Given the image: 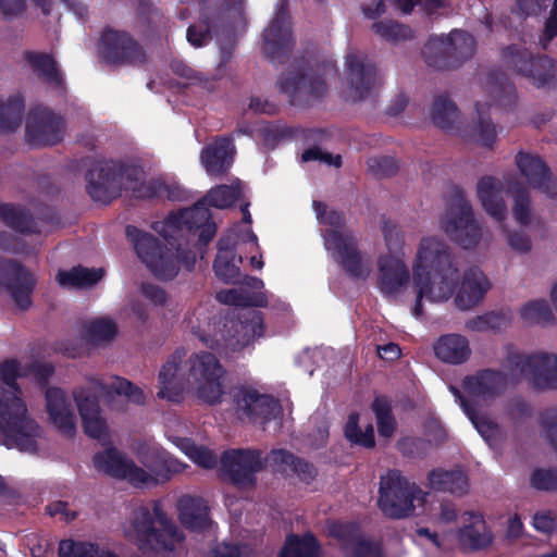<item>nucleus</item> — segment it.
I'll return each mask as SVG.
<instances>
[{"instance_id":"1","label":"nucleus","mask_w":557,"mask_h":557,"mask_svg":"<svg viewBox=\"0 0 557 557\" xmlns=\"http://www.w3.org/2000/svg\"><path fill=\"white\" fill-rule=\"evenodd\" d=\"M386 251L377 257L379 285L385 295H395L410 281L417 294L413 314H421V301L448 300L455 295L459 309L476 306L491 283L478 268L461 269L460 260L451 252L448 244L438 235H423L414 246L409 269L407 264L406 236L403 230L392 222L382 228Z\"/></svg>"},{"instance_id":"2","label":"nucleus","mask_w":557,"mask_h":557,"mask_svg":"<svg viewBox=\"0 0 557 557\" xmlns=\"http://www.w3.org/2000/svg\"><path fill=\"white\" fill-rule=\"evenodd\" d=\"M52 373L53 367L49 363L22 367L9 360L0 364V379L8 385V388L0 386V445L27 454L39 450L42 429L29 413L21 391L12 382L26 376L42 384Z\"/></svg>"},{"instance_id":"3","label":"nucleus","mask_w":557,"mask_h":557,"mask_svg":"<svg viewBox=\"0 0 557 557\" xmlns=\"http://www.w3.org/2000/svg\"><path fill=\"white\" fill-rule=\"evenodd\" d=\"M207 220V211L197 207L156 222L153 228L162 237V243L152 235L134 230L136 252L157 277L173 278L178 273L181 263L188 269L195 263V256L184 251L182 239L193 230V225H200Z\"/></svg>"},{"instance_id":"4","label":"nucleus","mask_w":557,"mask_h":557,"mask_svg":"<svg viewBox=\"0 0 557 557\" xmlns=\"http://www.w3.org/2000/svg\"><path fill=\"white\" fill-rule=\"evenodd\" d=\"M108 398L110 407L115 411H125L122 400L125 399L135 405L145 403V394L141 388L129 381L111 376L106 380L92 377L73 391V398L82 420V426L86 435L96 440H106L109 434L107 420L100 408L98 396Z\"/></svg>"},{"instance_id":"5","label":"nucleus","mask_w":557,"mask_h":557,"mask_svg":"<svg viewBox=\"0 0 557 557\" xmlns=\"http://www.w3.org/2000/svg\"><path fill=\"white\" fill-rule=\"evenodd\" d=\"M124 536L143 552L173 557L183 550L184 535L166 517L158 503L134 509L123 523Z\"/></svg>"},{"instance_id":"6","label":"nucleus","mask_w":557,"mask_h":557,"mask_svg":"<svg viewBox=\"0 0 557 557\" xmlns=\"http://www.w3.org/2000/svg\"><path fill=\"white\" fill-rule=\"evenodd\" d=\"M317 218L324 228V246L332 258L351 275L366 277L371 272V260L361 253L351 233L345 227L343 216L314 201Z\"/></svg>"},{"instance_id":"7","label":"nucleus","mask_w":557,"mask_h":557,"mask_svg":"<svg viewBox=\"0 0 557 557\" xmlns=\"http://www.w3.org/2000/svg\"><path fill=\"white\" fill-rule=\"evenodd\" d=\"M431 495L410 483L398 472L381 476L377 506L392 519L431 513Z\"/></svg>"},{"instance_id":"8","label":"nucleus","mask_w":557,"mask_h":557,"mask_svg":"<svg viewBox=\"0 0 557 557\" xmlns=\"http://www.w3.org/2000/svg\"><path fill=\"white\" fill-rule=\"evenodd\" d=\"M242 211L244 223L232 227L219 242L214 271L216 276L224 282H233L238 278L243 253L258 250V238L250 227L251 215L247 207Z\"/></svg>"},{"instance_id":"9","label":"nucleus","mask_w":557,"mask_h":557,"mask_svg":"<svg viewBox=\"0 0 557 557\" xmlns=\"http://www.w3.org/2000/svg\"><path fill=\"white\" fill-rule=\"evenodd\" d=\"M190 331L198 335L200 339L211 348L224 346L232 350L240 349L247 346L253 338L262 335V318L260 312L249 311L245 320L227 319L223 323V327L211 333V324L208 322L202 324L197 318L188 320Z\"/></svg>"},{"instance_id":"10","label":"nucleus","mask_w":557,"mask_h":557,"mask_svg":"<svg viewBox=\"0 0 557 557\" xmlns=\"http://www.w3.org/2000/svg\"><path fill=\"white\" fill-rule=\"evenodd\" d=\"M505 367L513 377H527L539 391H557V354L508 350Z\"/></svg>"},{"instance_id":"11","label":"nucleus","mask_w":557,"mask_h":557,"mask_svg":"<svg viewBox=\"0 0 557 557\" xmlns=\"http://www.w3.org/2000/svg\"><path fill=\"white\" fill-rule=\"evenodd\" d=\"M190 392L208 404H218L225 394V370L211 352L191 355L185 360Z\"/></svg>"},{"instance_id":"12","label":"nucleus","mask_w":557,"mask_h":557,"mask_svg":"<svg viewBox=\"0 0 557 557\" xmlns=\"http://www.w3.org/2000/svg\"><path fill=\"white\" fill-rule=\"evenodd\" d=\"M440 223L445 234L462 248H472L481 239V230L474 220L472 207L463 199L450 206Z\"/></svg>"},{"instance_id":"13","label":"nucleus","mask_w":557,"mask_h":557,"mask_svg":"<svg viewBox=\"0 0 557 557\" xmlns=\"http://www.w3.org/2000/svg\"><path fill=\"white\" fill-rule=\"evenodd\" d=\"M506 388V377L503 373L493 370H484L467 376L462 382L465 397L455 388L451 392L461 403L465 399L475 405H487L499 396Z\"/></svg>"},{"instance_id":"14","label":"nucleus","mask_w":557,"mask_h":557,"mask_svg":"<svg viewBox=\"0 0 557 557\" xmlns=\"http://www.w3.org/2000/svg\"><path fill=\"white\" fill-rule=\"evenodd\" d=\"M185 355L184 349H177L161 367L158 374L159 398L178 401L186 392H190Z\"/></svg>"},{"instance_id":"15","label":"nucleus","mask_w":557,"mask_h":557,"mask_svg":"<svg viewBox=\"0 0 557 557\" xmlns=\"http://www.w3.org/2000/svg\"><path fill=\"white\" fill-rule=\"evenodd\" d=\"M92 463L99 472L124 479L134 486L140 485L150 478L147 473L138 470L134 460L115 447L98 451L92 458Z\"/></svg>"},{"instance_id":"16","label":"nucleus","mask_w":557,"mask_h":557,"mask_svg":"<svg viewBox=\"0 0 557 557\" xmlns=\"http://www.w3.org/2000/svg\"><path fill=\"white\" fill-rule=\"evenodd\" d=\"M35 284L36 280L28 270L14 261L0 258V288L10 292L18 308L27 309L30 306Z\"/></svg>"},{"instance_id":"17","label":"nucleus","mask_w":557,"mask_h":557,"mask_svg":"<svg viewBox=\"0 0 557 557\" xmlns=\"http://www.w3.org/2000/svg\"><path fill=\"white\" fill-rule=\"evenodd\" d=\"M475 49L472 36L466 32L454 30L449 35L434 36L429 39L423 54L430 64L436 65L440 55H454L460 59L471 57Z\"/></svg>"},{"instance_id":"18","label":"nucleus","mask_w":557,"mask_h":557,"mask_svg":"<svg viewBox=\"0 0 557 557\" xmlns=\"http://www.w3.org/2000/svg\"><path fill=\"white\" fill-rule=\"evenodd\" d=\"M505 64L518 74L529 78L534 85L544 86L552 82L556 75V66L553 60L543 59L540 62L546 72L545 74H535L532 70V53L520 46H509L503 52Z\"/></svg>"},{"instance_id":"19","label":"nucleus","mask_w":557,"mask_h":557,"mask_svg":"<svg viewBox=\"0 0 557 557\" xmlns=\"http://www.w3.org/2000/svg\"><path fill=\"white\" fill-rule=\"evenodd\" d=\"M515 162L531 188L548 198L557 199V183L541 158L520 151L517 153Z\"/></svg>"},{"instance_id":"20","label":"nucleus","mask_w":557,"mask_h":557,"mask_svg":"<svg viewBox=\"0 0 557 557\" xmlns=\"http://www.w3.org/2000/svg\"><path fill=\"white\" fill-rule=\"evenodd\" d=\"M221 461L225 473L240 487L252 485L255 474L262 468L260 454L255 450L226 451Z\"/></svg>"},{"instance_id":"21","label":"nucleus","mask_w":557,"mask_h":557,"mask_svg":"<svg viewBox=\"0 0 557 557\" xmlns=\"http://www.w3.org/2000/svg\"><path fill=\"white\" fill-rule=\"evenodd\" d=\"M48 421L62 434L72 436L76 430V414L72 400L60 387H48L45 393Z\"/></svg>"},{"instance_id":"22","label":"nucleus","mask_w":557,"mask_h":557,"mask_svg":"<svg viewBox=\"0 0 557 557\" xmlns=\"http://www.w3.org/2000/svg\"><path fill=\"white\" fill-rule=\"evenodd\" d=\"M121 166L112 160L97 161L87 174V189L97 201H108L117 191Z\"/></svg>"},{"instance_id":"23","label":"nucleus","mask_w":557,"mask_h":557,"mask_svg":"<svg viewBox=\"0 0 557 557\" xmlns=\"http://www.w3.org/2000/svg\"><path fill=\"white\" fill-rule=\"evenodd\" d=\"M505 183L494 176H484L476 184V197L484 212L503 225L508 218Z\"/></svg>"},{"instance_id":"24","label":"nucleus","mask_w":557,"mask_h":557,"mask_svg":"<svg viewBox=\"0 0 557 557\" xmlns=\"http://www.w3.org/2000/svg\"><path fill=\"white\" fill-rule=\"evenodd\" d=\"M106 58L112 62H128L139 64L145 60V53L128 34L108 29L102 35Z\"/></svg>"},{"instance_id":"25","label":"nucleus","mask_w":557,"mask_h":557,"mask_svg":"<svg viewBox=\"0 0 557 557\" xmlns=\"http://www.w3.org/2000/svg\"><path fill=\"white\" fill-rule=\"evenodd\" d=\"M238 412L249 419L269 420L277 411L276 400L252 387H239L234 393Z\"/></svg>"},{"instance_id":"26","label":"nucleus","mask_w":557,"mask_h":557,"mask_svg":"<svg viewBox=\"0 0 557 557\" xmlns=\"http://www.w3.org/2000/svg\"><path fill=\"white\" fill-rule=\"evenodd\" d=\"M134 454L137 460L144 466L138 470L147 473L150 478L140 483L143 486H151L159 483V476H163L164 467L169 461V454L154 442H140L134 446Z\"/></svg>"},{"instance_id":"27","label":"nucleus","mask_w":557,"mask_h":557,"mask_svg":"<svg viewBox=\"0 0 557 557\" xmlns=\"http://www.w3.org/2000/svg\"><path fill=\"white\" fill-rule=\"evenodd\" d=\"M346 64L348 67L347 81L351 89V96L355 99H361L377 85L376 70L371 63L366 62L362 55L356 53L347 57Z\"/></svg>"},{"instance_id":"28","label":"nucleus","mask_w":557,"mask_h":557,"mask_svg":"<svg viewBox=\"0 0 557 557\" xmlns=\"http://www.w3.org/2000/svg\"><path fill=\"white\" fill-rule=\"evenodd\" d=\"M280 87L290 98L318 97L325 90V83L312 71L295 70L282 77Z\"/></svg>"},{"instance_id":"29","label":"nucleus","mask_w":557,"mask_h":557,"mask_svg":"<svg viewBox=\"0 0 557 557\" xmlns=\"http://www.w3.org/2000/svg\"><path fill=\"white\" fill-rule=\"evenodd\" d=\"M242 196V187L240 183L236 182L233 183L231 186L227 185H221L216 186L215 188H212L208 195L206 196L205 200L191 209H195L197 207H202L207 213H209L208 209L206 208V205L224 209L231 206L236 199H238ZM210 214H208V220L203 222L200 225H193L194 227H203L200 238L201 240L207 244L212 239L215 233V228L212 224L209 223Z\"/></svg>"},{"instance_id":"30","label":"nucleus","mask_w":557,"mask_h":557,"mask_svg":"<svg viewBox=\"0 0 557 557\" xmlns=\"http://www.w3.org/2000/svg\"><path fill=\"white\" fill-rule=\"evenodd\" d=\"M26 138L34 146L57 144L62 138L61 119L51 113L32 117L27 124Z\"/></svg>"},{"instance_id":"31","label":"nucleus","mask_w":557,"mask_h":557,"mask_svg":"<svg viewBox=\"0 0 557 557\" xmlns=\"http://www.w3.org/2000/svg\"><path fill=\"white\" fill-rule=\"evenodd\" d=\"M462 528L459 531V542L471 549H480L493 542V534L486 527L481 513L466 511L462 517Z\"/></svg>"},{"instance_id":"32","label":"nucleus","mask_w":557,"mask_h":557,"mask_svg":"<svg viewBox=\"0 0 557 557\" xmlns=\"http://www.w3.org/2000/svg\"><path fill=\"white\" fill-rule=\"evenodd\" d=\"M331 533L344 540L343 549L346 557H382L380 547L372 542L362 540L354 524L335 523L331 528Z\"/></svg>"},{"instance_id":"33","label":"nucleus","mask_w":557,"mask_h":557,"mask_svg":"<svg viewBox=\"0 0 557 557\" xmlns=\"http://www.w3.org/2000/svg\"><path fill=\"white\" fill-rule=\"evenodd\" d=\"M234 147L228 138H220L208 145L200 156L201 164L210 176L223 174L232 164Z\"/></svg>"},{"instance_id":"34","label":"nucleus","mask_w":557,"mask_h":557,"mask_svg":"<svg viewBox=\"0 0 557 557\" xmlns=\"http://www.w3.org/2000/svg\"><path fill=\"white\" fill-rule=\"evenodd\" d=\"M181 522L193 531H205L211 525L208 506L201 497L183 495L177 502Z\"/></svg>"},{"instance_id":"35","label":"nucleus","mask_w":557,"mask_h":557,"mask_svg":"<svg viewBox=\"0 0 557 557\" xmlns=\"http://www.w3.org/2000/svg\"><path fill=\"white\" fill-rule=\"evenodd\" d=\"M434 351L438 359L451 364L462 363L471 355L468 339L459 334H448L438 338Z\"/></svg>"},{"instance_id":"36","label":"nucleus","mask_w":557,"mask_h":557,"mask_svg":"<svg viewBox=\"0 0 557 557\" xmlns=\"http://www.w3.org/2000/svg\"><path fill=\"white\" fill-rule=\"evenodd\" d=\"M428 479L433 490L459 496L466 494L469 488L468 478L461 470H433L429 473Z\"/></svg>"},{"instance_id":"37","label":"nucleus","mask_w":557,"mask_h":557,"mask_svg":"<svg viewBox=\"0 0 557 557\" xmlns=\"http://www.w3.org/2000/svg\"><path fill=\"white\" fill-rule=\"evenodd\" d=\"M344 433L352 444L368 448L374 446V430L368 416L351 413L345 424Z\"/></svg>"},{"instance_id":"38","label":"nucleus","mask_w":557,"mask_h":557,"mask_svg":"<svg viewBox=\"0 0 557 557\" xmlns=\"http://www.w3.org/2000/svg\"><path fill=\"white\" fill-rule=\"evenodd\" d=\"M102 276L101 269L77 267L69 271H59L57 281L64 288H88L97 284Z\"/></svg>"},{"instance_id":"39","label":"nucleus","mask_w":557,"mask_h":557,"mask_svg":"<svg viewBox=\"0 0 557 557\" xmlns=\"http://www.w3.org/2000/svg\"><path fill=\"white\" fill-rule=\"evenodd\" d=\"M169 440L194 463L199 467L211 469L218 462V456L203 445H197L191 440L169 435Z\"/></svg>"},{"instance_id":"40","label":"nucleus","mask_w":557,"mask_h":557,"mask_svg":"<svg viewBox=\"0 0 557 557\" xmlns=\"http://www.w3.org/2000/svg\"><path fill=\"white\" fill-rule=\"evenodd\" d=\"M461 408L488 445L496 446L503 438L500 428L486 416L476 412L465 399H461Z\"/></svg>"},{"instance_id":"41","label":"nucleus","mask_w":557,"mask_h":557,"mask_svg":"<svg viewBox=\"0 0 557 557\" xmlns=\"http://www.w3.org/2000/svg\"><path fill=\"white\" fill-rule=\"evenodd\" d=\"M289 38V28L286 23V14L281 9L275 18L264 30V51L272 53L276 47L284 46Z\"/></svg>"},{"instance_id":"42","label":"nucleus","mask_w":557,"mask_h":557,"mask_svg":"<svg viewBox=\"0 0 557 557\" xmlns=\"http://www.w3.org/2000/svg\"><path fill=\"white\" fill-rule=\"evenodd\" d=\"M512 208L511 213L516 223L520 226H531L536 223L537 218L531 205V199L527 190L521 188H511Z\"/></svg>"},{"instance_id":"43","label":"nucleus","mask_w":557,"mask_h":557,"mask_svg":"<svg viewBox=\"0 0 557 557\" xmlns=\"http://www.w3.org/2000/svg\"><path fill=\"white\" fill-rule=\"evenodd\" d=\"M280 557H319L315 539L312 535L288 536Z\"/></svg>"},{"instance_id":"44","label":"nucleus","mask_w":557,"mask_h":557,"mask_svg":"<svg viewBox=\"0 0 557 557\" xmlns=\"http://www.w3.org/2000/svg\"><path fill=\"white\" fill-rule=\"evenodd\" d=\"M431 116L436 126L443 129H450L457 121L458 111L449 99L441 97L434 101Z\"/></svg>"},{"instance_id":"45","label":"nucleus","mask_w":557,"mask_h":557,"mask_svg":"<svg viewBox=\"0 0 557 557\" xmlns=\"http://www.w3.org/2000/svg\"><path fill=\"white\" fill-rule=\"evenodd\" d=\"M23 102L20 97L0 99V131H12L18 123Z\"/></svg>"},{"instance_id":"46","label":"nucleus","mask_w":557,"mask_h":557,"mask_svg":"<svg viewBox=\"0 0 557 557\" xmlns=\"http://www.w3.org/2000/svg\"><path fill=\"white\" fill-rule=\"evenodd\" d=\"M520 318L530 324L544 323L552 320V310L544 299H535L524 304L519 311Z\"/></svg>"},{"instance_id":"47","label":"nucleus","mask_w":557,"mask_h":557,"mask_svg":"<svg viewBox=\"0 0 557 557\" xmlns=\"http://www.w3.org/2000/svg\"><path fill=\"white\" fill-rule=\"evenodd\" d=\"M0 219L9 226L16 228L23 233L34 232V222L23 211L11 206H0Z\"/></svg>"},{"instance_id":"48","label":"nucleus","mask_w":557,"mask_h":557,"mask_svg":"<svg viewBox=\"0 0 557 557\" xmlns=\"http://www.w3.org/2000/svg\"><path fill=\"white\" fill-rule=\"evenodd\" d=\"M116 331V325L111 319L99 318L87 324L86 336L89 341L98 343L112 339Z\"/></svg>"},{"instance_id":"49","label":"nucleus","mask_w":557,"mask_h":557,"mask_svg":"<svg viewBox=\"0 0 557 557\" xmlns=\"http://www.w3.org/2000/svg\"><path fill=\"white\" fill-rule=\"evenodd\" d=\"M373 410L377 420L379 435L385 438L392 437L396 426L388 403L383 398H376L373 403Z\"/></svg>"},{"instance_id":"50","label":"nucleus","mask_w":557,"mask_h":557,"mask_svg":"<svg viewBox=\"0 0 557 557\" xmlns=\"http://www.w3.org/2000/svg\"><path fill=\"white\" fill-rule=\"evenodd\" d=\"M478 125L473 129V140L484 147H491L496 139V129L493 123L481 111V104H476Z\"/></svg>"},{"instance_id":"51","label":"nucleus","mask_w":557,"mask_h":557,"mask_svg":"<svg viewBox=\"0 0 557 557\" xmlns=\"http://www.w3.org/2000/svg\"><path fill=\"white\" fill-rule=\"evenodd\" d=\"M28 61L34 70L46 79L57 84L60 82L55 63L49 55L32 52L28 53Z\"/></svg>"},{"instance_id":"52","label":"nucleus","mask_w":557,"mask_h":557,"mask_svg":"<svg viewBox=\"0 0 557 557\" xmlns=\"http://www.w3.org/2000/svg\"><path fill=\"white\" fill-rule=\"evenodd\" d=\"M509 324V318L505 313H488L468 322V327L473 331L502 330Z\"/></svg>"},{"instance_id":"53","label":"nucleus","mask_w":557,"mask_h":557,"mask_svg":"<svg viewBox=\"0 0 557 557\" xmlns=\"http://www.w3.org/2000/svg\"><path fill=\"white\" fill-rule=\"evenodd\" d=\"M374 32L388 41H399L411 36V30L405 25L392 21L375 23Z\"/></svg>"},{"instance_id":"54","label":"nucleus","mask_w":557,"mask_h":557,"mask_svg":"<svg viewBox=\"0 0 557 557\" xmlns=\"http://www.w3.org/2000/svg\"><path fill=\"white\" fill-rule=\"evenodd\" d=\"M216 298L219 301L232 306H258L262 304L259 299L245 294L242 288L221 290L218 293Z\"/></svg>"},{"instance_id":"55","label":"nucleus","mask_w":557,"mask_h":557,"mask_svg":"<svg viewBox=\"0 0 557 557\" xmlns=\"http://www.w3.org/2000/svg\"><path fill=\"white\" fill-rule=\"evenodd\" d=\"M251 549L231 543H219L208 552V557H251Z\"/></svg>"},{"instance_id":"56","label":"nucleus","mask_w":557,"mask_h":557,"mask_svg":"<svg viewBox=\"0 0 557 557\" xmlns=\"http://www.w3.org/2000/svg\"><path fill=\"white\" fill-rule=\"evenodd\" d=\"M531 484L537 490H556L557 471L549 469H537L531 475Z\"/></svg>"},{"instance_id":"57","label":"nucleus","mask_w":557,"mask_h":557,"mask_svg":"<svg viewBox=\"0 0 557 557\" xmlns=\"http://www.w3.org/2000/svg\"><path fill=\"white\" fill-rule=\"evenodd\" d=\"M301 160L304 162L320 161L327 165L334 166H341L342 164V158L339 154H332L330 152L323 151L318 147H313L306 150L301 156Z\"/></svg>"},{"instance_id":"58","label":"nucleus","mask_w":557,"mask_h":557,"mask_svg":"<svg viewBox=\"0 0 557 557\" xmlns=\"http://www.w3.org/2000/svg\"><path fill=\"white\" fill-rule=\"evenodd\" d=\"M395 4L404 12L409 13L417 3H421L425 11L432 13L437 8L444 5L445 0H393Z\"/></svg>"},{"instance_id":"59","label":"nucleus","mask_w":557,"mask_h":557,"mask_svg":"<svg viewBox=\"0 0 557 557\" xmlns=\"http://www.w3.org/2000/svg\"><path fill=\"white\" fill-rule=\"evenodd\" d=\"M269 460L276 467L278 471L288 472L292 471V468L297 459L288 451L280 449L273 450Z\"/></svg>"},{"instance_id":"60","label":"nucleus","mask_w":557,"mask_h":557,"mask_svg":"<svg viewBox=\"0 0 557 557\" xmlns=\"http://www.w3.org/2000/svg\"><path fill=\"white\" fill-rule=\"evenodd\" d=\"M187 40L194 47H202L210 40L208 26L205 24L194 25L187 29Z\"/></svg>"},{"instance_id":"61","label":"nucleus","mask_w":557,"mask_h":557,"mask_svg":"<svg viewBox=\"0 0 557 557\" xmlns=\"http://www.w3.org/2000/svg\"><path fill=\"white\" fill-rule=\"evenodd\" d=\"M507 243L509 247L520 253L529 252L532 248L531 238L520 232H512L507 234Z\"/></svg>"},{"instance_id":"62","label":"nucleus","mask_w":557,"mask_h":557,"mask_svg":"<svg viewBox=\"0 0 557 557\" xmlns=\"http://www.w3.org/2000/svg\"><path fill=\"white\" fill-rule=\"evenodd\" d=\"M533 527L543 533H549L556 529V520L552 512L541 511L533 517Z\"/></svg>"},{"instance_id":"63","label":"nucleus","mask_w":557,"mask_h":557,"mask_svg":"<svg viewBox=\"0 0 557 557\" xmlns=\"http://www.w3.org/2000/svg\"><path fill=\"white\" fill-rule=\"evenodd\" d=\"M542 424L546 436L557 448V410H549L543 414Z\"/></svg>"},{"instance_id":"64","label":"nucleus","mask_w":557,"mask_h":557,"mask_svg":"<svg viewBox=\"0 0 557 557\" xmlns=\"http://www.w3.org/2000/svg\"><path fill=\"white\" fill-rule=\"evenodd\" d=\"M557 35V0L554 1V7L550 16L545 25L544 39L545 41L552 40Z\"/></svg>"}]
</instances>
